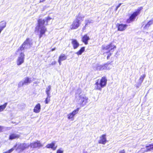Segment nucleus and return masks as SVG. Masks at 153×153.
I'll return each instance as SVG.
<instances>
[{
    "mask_svg": "<svg viewBox=\"0 0 153 153\" xmlns=\"http://www.w3.org/2000/svg\"><path fill=\"white\" fill-rule=\"evenodd\" d=\"M51 19V18L49 16L45 17L43 19H39V38H40L42 37L45 36V33L47 31V28L46 27L45 23L46 22L47 25L48 22Z\"/></svg>",
    "mask_w": 153,
    "mask_h": 153,
    "instance_id": "1",
    "label": "nucleus"
},
{
    "mask_svg": "<svg viewBox=\"0 0 153 153\" xmlns=\"http://www.w3.org/2000/svg\"><path fill=\"white\" fill-rule=\"evenodd\" d=\"M107 81L105 77H102L100 79H97L94 84V89L96 90L101 91L102 88L106 86Z\"/></svg>",
    "mask_w": 153,
    "mask_h": 153,
    "instance_id": "2",
    "label": "nucleus"
},
{
    "mask_svg": "<svg viewBox=\"0 0 153 153\" xmlns=\"http://www.w3.org/2000/svg\"><path fill=\"white\" fill-rule=\"evenodd\" d=\"M143 9L142 7H139L132 13L129 14V18L126 20V22L128 23H130L134 21L136 17L140 14Z\"/></svg>",
    "mask_w": 153,
    "mask_h": 153,
    "instance_id": "3",
    "label": "nucleus"
},
{
    "mask_svg": "<svg viewBox=\"0 0 153 153\" xmlns=\"http://www.w3.org/2000/svg\"><path fill=\"white\" fill-rule=\"evenodd\" d=\"M112 62V61L108 62H107L102 65H98L97 66L96 69L99 71L105 70H109L112 68V65L111 63Z\"/></svg>",
    "mask_w": 153,
    "mask_h": 153,
    "instance_id": "4",
    "label": "nucleus"
},
{
    "mask_svg": "<svg viewBox=\"0 0 153 153\" xmlns=\"http://www.w3.org/2000/svg\"><path fill=\"white\" fill-rule=\"evenodd\" d=\"M30 39L29 38L26 39V40L24 42L23 44L18 48L17 51L16 52V54L19 51H22L27 48L28 45H30L31 42Z\"/></svg>",
    "mask_w": 153,
    "mask_h": 153,
    "instance_id": "5",
    "label": "nucleus"
},
{
    "mask_svg": "<svg viewBox=\"0 0 153 153\" xmlns=\"http://www.w3.org/2000/svg\"><path fill=\"white\" fill-rule=\"evenodd\" d=\"M116 48V46L113 44L112 42H111L107 45H102L101 47L102 50H106L108 51L107 53H109L111 51L113 52L114 49Z\"/></svg>",
    "mask_w": 153,
    "mask_h": 153,
    "instance_id": "6",
    "label": "nucleus"
},
{
    "mask_svg": "<svg viewBox=\"0 0 153 153\" xmlns=\"http://www.w3.org/2000/svg\"><path fill=\"white\" fill-rule=\"evenodd\" d=\"M19 53L20 54L17 60V65H19L24 62L25 55L23 53L22 51L19 52L17 54H18Z\"/></svg>",
    "mask_w": 153,
    "mask_h": 153,
    "instance_id": "7",
    "label": "nucleus"
},
{
    "mask_svg": "<svg viewBox=\"0 0 153 153\" xmlns=\"http://www.w3.org/2000/svg\"><path fill=\"white\" fill-rule=\"evenodd\" d=\"M88 98L86 97H80L78 100V105L81 107L83 106L87 102Z\"/></svg>",
    "mask_w": 153,
    "mask_h": 153,
    "instance_id": "8",
    "label": "nucleus"
},
{
    "mask_svg": "<svg viewBox=\"0 0 153 153\" xmlns=\"http://www.w3.org/2000/svg\"><path fill=\"white\" fill-rule=\"evenodd\" d=\"M79 109V108H78L75 110H74L71 113L68 114L67 115V117L68 119H72L73 120L74 116L78 113Z\"/></svg>",
    "mask_w": 153,
    "mask_h": 153,
    "instance_id": "9",
    "label": "nucleus"
},
{
    "mask_svg": "<svg viewBox=\"0 0 153 153\" xmlns=\"http://www.w3.org/2000/svg\"><path fill=\"white\" fill-rule=\"evenodd\" d=\"M128 25L126 24L117 23L116 27L117 28V30L119 31H123L125 30L127 28Z\"/></svg>",
    "mask_w": 153,
    "mask_h": 153,
    "instance_id": "10",
    "label": "nucleus"
},
{
    "mask_svg": "<svg viewBox=\"0 0 153 153\" xmlns=\"http://www.w3.org/2000/svg\"><path fill=\"white\" fill-rule=\"evenodd\" d=\"M81 24V23L75 20L70 25V27L71 30L76 29L80 26Z\"/></svg>",
    "mask_w": 153,
    "mask_h": 153,
    "instance_id": "11",
    "label": "nucleus"
},
{
    "mask_svg": "<svg viewBox=\"0 0 153 153\" xmlns=\"http://www.w3.org/2000/svg\"><path fill=\"white\" fill-rule=\"evenodd\" d=\"M90 39V38L88 36V34H86L82 36L81 41L85 45H87L88 44V41Z\"/></svg>",
    "mask_w": 153,
    "mask_h": 153,
    "instance_id": "12",
    "label": "nucleus"
},
{
    "mask_svg": "<svg viewBox=\"0 0 153 153\" xmlns=\"http://www.w3.org/2000/svg\"><path fill=\"white\" fill-rule=\"evenodd\" d=\"M146 150H145L143 151V149L144 148H142L141 149L140 151L142 152V153L151 151L153 150V143L150 144L146 146Z\"/></svg>",
    "mask_w": 153,
    "mask_h": 153,
    "instance_id": "13",
    "label": "nucleus"
},
{
    "mask_svg": "<svg viewBox=\"0 0 153 153\" xmlns=\"http://www.w3.org/2000/svg\"><path fill=\"white\" fill-rule=\"evenodd\" d=\"M106 135L105 134L102 135L100 137V139L98 141V143L103 145L105 144L107 141L106 138Z\"/></svg>",
    "mask_w": 153,
    "mask_h": 153,
    "instance_id": "14",
    "label": "nucleus"
},
{
    "mask_svg": "<svg viewBox=\"0 0 153 153\" xmlns=\"http://www.w3.org/2000/svg\"><path fill=\"white\" fill-rule=\"evenodd\" d=\"M20 135L15 133H11L9 136V139L12 140L13 139H18L19 138Z\"/></svg>",
    "mask_w": 153,
    "mask_h": 153,
    "instance_id": "15",
    "label": "nucleus"
},
{
    "mask_svg": "<svg viewBox=\"0 0 153 153\" xmlns=\"http://www.w3.org/2000/svg\"><path fill=\"white\" fill-rule=\"evenodd\" d=\"M75 17L76 18L75 20L81 23V22L83 20L85 16L79 13L78 15L76 16Z\"/></svg>",
    "mask_w": 153,
    "mask_h": 153,
    "instance_id": "16",
    "label": "nucleus"
},
{
    "mask_svg": "<svg viewBox=\"0 0 153 153\" xmlns=\"http://www.w3.org/2000/svg\"><path fill=\"white\" fill-rule=\"evenodd\" d=\"M71 44L74 49H77L79 46V44L77 41L75 39H71Z\"/></svg>",
    "mask_w": 153,
    "mask_h": 153,
    "instance_id": "17",
    "label": "nucleus"
},
{
    "mask_svg": "<svg viewBox=\"0 0 153 153\" xmlns=\"http://www.w3.org/2000/svg\"><path fill=\"white\" fill-rule=\"evenodd\" d=\"M46 148L48 149H51L53 150H55L57 147V146H55V143L54 142H52L50 143L47 144L46 146Z\"/></svg>",
    "mask_w": 153,
    "mask_h": 153,
    "instance_id": "18",
    "label": "nucleus"
},
{
    "mask_svg": "<svg viewBox=\"0 0 153 153\" xmlns=\"http://www.w3.org/2000/svg\"><path fill=\"white\" fill-rule=\"evenodd\" d=\"M28 148V146L26 144L22 143L20 144L18 149L20 150L19 152H21Z\"/></svg>",
    "mask_w": 153,
    "mask_h": 153,
    "instance_id": "19",
    "label": "nucleus"
},
{
    "mask_svg": "<svg viewBox=\"0 0 153 153\" xmlns=\"http://www.w3.org/2000/svg\"><path fill=\"white\" fill-rule=\"evenodd\" d=\"M153 23V19H152L150 20L145 25L144 27L145 29H147Z\"/></svg>",
    "mask_w": 153,
    "mask_h": 153,
    "instance_id": "20",
    "label": "nucleus"
},
{
    "mask_svg": "<svg viewBox=\"0 0 153 153\" xmlns=\"http://www.w3.org/2000/svg\"><path fill=\"white\" fill-rule=\"evenodd\" d=\"M85 47H81L79 51L75 53L77 54L78 56L81 55L82 53L85 51Z\"/></svg>",
    "mask_w": 153,
    "mask_h": 153,
    "instance_id": "21",
    "label": "nucleus"
},
{
    "mask_svg": "<svg viewBox=\"0 0 153 153\" xmlns=\"http://www.w3.org/2000/svg\"><path fill=\"white\" fill-rule=\"evenodd\" d=\"M67 58V56L65 54H62L59 56L58 59L63 61L66 59Z\"/></svg>",
    "mask_w": 153,
    "mask_h": 153,
    "instance_id": "22",
    "label": "nucleus"
},
{
    "mask_svg": "<svg viewBox=\"0 0 153 153\" xmlns=\"http://www.w3.org/2000/svg\"><path fill=\"white\" fill-rule=\"evenodd\" d=\"M51 90V85H49L46 88L45 92L47 95L49 96H50V92Z\"/></svg>",
    "mask_w": 153,
    "mask_h": 153,
    "instance_id": "23",
    "label": "nucleus"
},
{
    "mask_svg": "<svg viewBox=\"0 0 153 153\" xmlns=\"http://www.w3.org/2000/svg\"><path fill=\"white\" fill-rule=\"evenodd\" d=\"M7 104V103H5L3 105H0V112L4 110L6 107Z\"/></svg>",
    "mask_w": 153,
    "mask_h": 153,
    "instance_id": "24",
    "label": "nucleus"
},
{
    "mask_svg": "<svg viewBox=\"0 0 153 153\" xmlns=\"http://www.w3.org/2000/svg\"><path fill=\"white\" fill-rule=\"evenodd\" d=\"M93 22L94 21L91 19L85 20V24H86V26H88V24L93 23Z\"/></svg>",
    "mask_w": 153,
    "mask_h": 153,
    "instance_id": "25",
    "label": "nucleus"
},
{
    "mask_svg": "<svg viewBox=\"0 0 153 153\" xmlns=\"http://www.w3.org/2000/svg\"><path fill=\"white\" fill-rule=\"evenodd\" d=\"M31 82V81L29 80V79L28 77H27L26 79L24 80V82L22 83V85L26 84L27 83H30Z\"/></svg>",
    "mask_w": 153,
    "mask_h": 153,
    "instance_id": "26",
    "label": "nucleus"
},
{
    "mask_svg": "<svg viewBox=\"0 0 153 153\" xmlns=\"http://www.w3.org/2000/svg\"><path fill=\"white\" fill-rule=\"evenodd\" d=\"M37 23L36 24V27L34 32L36 34H38V19L37 20Z\"/></svg>",
    "mask_w": 153,
    "mask_h": 153,
    "instance_id": "27",
    "label": "nucleus"
},
{
    "mask_svg": "<svg viewBox=\"0 0 153 153\" xmlns=\"http://www.w3.org/2000/svg\"><path fill=\"white\" fill-rule=\"evenodd\" d=\"M6 22H1L0 27H1L2 28H4L6 26Z\"/></svg>",
    "mask_w": 153,
    "mask_h": 153,
    "instance_id": "28",
    "label": "nucleus"
},
{
    "mask_svg": "<svg viewBox=\"0 0 153 153\" xmlns=\"http://www.w3.org/2000/svg\"><path fill=\"white\" fill-rule=\"evenodd\" d=\"M51 97V96L49 95V96H47V97L46 98L45 102V104H48L50 101V98Z\"/></svg>",
    "mask_w": 153,
    "mask_h": 153,
    "instance_id": "29",
    "label": "nucleus"
},
{
    "mask_svg": "<svg viewBox=\"0 0 153 153\" xmlns=\"http://www.w3.org/2000/svg\"><path fill=\"white\" fill-rule=\"evenodd\" d=\"M34 111L36 113L38 112V104H37L35 107L34 109Z\"/></svg>",
    "mask_w": 153,
    "mask_h": 153,
    "instance_id": "30",
    "label": "nucleus"
},
{
    "mask_svg": "<svg viewBox=\"0 0 153 153\" xmlns=\"http://www.w3.org/2000/svg\"><path fill=\"white\" fill-rule=\"evenodd\" d=\"M122 4L121 3H120L117 6V7L115 9V11H117V10L120 7V6Z\"/></svg>",
    "mask_w": 153,
    "mask_h": 153,
    "instance_id": "31",
    "label": "nucleus"
},
{
    "mask_svg": "<svg viewBox=\"0 0 153 153\" xmlns=\"http://www.w3.org/2000/svg\"><path fill=\"white\" fill-rule=\"evenodd\" d=\"M109 54L108 55V56H107V59H109L110 56L111 55L112 53L110 52L109 53Z\"/></svg>",
    "mask_w": 153,
    "mask_h": 153,
    "instance_id": "32",
    "label": "nucleus"
},
{
    "mask_svg": "<svg viewBox=\"0 0 153 153\" xmlns=\"http://www.w3.org/2000/svg\"><path fill=\"white\" fill-rule=\"evenodd\" d=\"M14 148H12L11 149L7 151V152L8 153H10V152H12L14 150Z\"/></svg>",
    "mask_w": 153,
    "mask_h": 153,
    "instance_id": "33",
    "label": "nucleus"
},
{
    "mask_svg": "<svg viewBox=\"0 0 153 153\" xmlns=\"http://www.w3.org/2000/svg\"><path fill=\"white\" fill-rule=\"evenodd\" d=\"M63 151L60 149H58L56 152V153H63Z\"/></svg>",
    "mask_w": 153,
    "mask_h": 153,
    "instance_id": "34",
    "label": "nucleus"
},
{
    "mask_svg": "<svg viewBox=\"0 0 153 153\" xmlns=\"http://www.w3.org/2000/svg\"><path fill=\"white\" fill-rule=\"evenodd\" d=\"M56 61H53L51 63V64H50L51 65H55L56 63Z\"/></svg>",
    "mask_w": 153,
    "mask_h": 153,
    "instance_id": "35",
    "label": "nucleus"
},
{
    "mask_svg": "<svg viewBox=\"0 0 153 153\" xmlns=\"http://www.w3.org/2000/svg\"><path fill=\"white\" fill-rule=\"evenodd\" d=\"M119 153H126L124 149H123L120 151Z\"/></svg>",
    "mask_w": 153,
    "mask_h": 153,
    "instance_id": "36",
    "label": "nucleus"
},
{
    "mask_svg": "<svg viewBox=\"0 0 153 153\" xmlns=\"http://www.w3.org/2000/svg\"><path fill=\"white\" fill-rule=\"evenodd\" d=\"M62 61L58 59V62H59V64L60 65H61V62Z\"/></svg>",
    "mask_w": 153,
    "mask_h": 153,
    "instance_id": "37",
    "label": "nucleus"
},
{
    "mask_svg": "<svg viewBox=\"0 0 153 153\" xmlns=\"http://www.w3.org/2000/svg\"><path fill=\"white\" fill-rule=\"evenodd\" d=\"M3 128L1 126H0V132L2 131Z\"/></svg>",
    "mask_w": 153,
    "mask_h": 153,
    "instance_id": "38",
    "label": "nucleus"
},
{
    "mask_svg": "<svg viewBox=\"0 0 153 153\" xmlns=\"http://www.w3.org/2000/svg\"><path fill=\"white\" fill-rule=\"evenodd\" d=\"M87 26H86V24H85V26H84L83 27V30H84L85 29L86 27H87Z\"/></svg>",
    "mask_w": 153,
    "mask_h": 153,
    "instance_id": "39",
    "label": "nucleus"
},
{
    "mask_svg": "<svg viewBox=\"0 0 153 153\" xmlns=\"http://www.w3.org/2000/svg\"><path fill=\"white\" fill-rule=\"evenodd\" d=\"M45 1V0H40L39 3L41 2H43Z\"/></svg>",
    "mask_w": 153,
    "mask_h": 153,
    "instance_id": "40",
    "label": "nucleus"
},
{
    "mask_svg": "<svg viewBox=\"0 0 153 153\" xmlns=\"http://www.w3.org/2000/svg\"><path fill=\"white\" fill-rule=\"evenodd\" d=\"M55 49H56V48H53L52 49L51 51H55Z\"/></svg>",
    "mask_w": 153,
    "mask_h": 153,
    "instance_id": "41",
    "label": "nucleus"
},
{
    "mask_svg": "<svg viewBox=\"0 0 153 153\" xmlns=\"http://www.w3.org/2000/svg\"><path fill=\"white\" fill-rule=\"evenodd\" d=\"M39 110L40 109V105L39 104Z\"/></svg>",
    "mask_w": 153,
    "mask_h": 153,
    "instance_id": "42",
    "label": "nucleus"
},
{
    "mask_svg": "<svg viewBox=\"0 0 153 153\" xmlns=\"http://www.w3.org/2000/svg\"><path fill=\"white\" fill-rule=\"evenodd\" d=\"M3 153H8V152H7V151H6L5 152H4Z\"/></svg>",
    "mask_w": 153,
    "mask_h": 153,
    "instance_id": "43",
    "label": "nucleus"
},
{
    "mask_svg": "<svg viewBox=\"0 0 153 153\" xmlns=\"http://www.w3.org/2000/svg\"><path fill=\"white\" fill-rule=\"evenodd\" d=\"M145 76V75H143V77H144V76Z\"/></svg>",
    "mask_w": 153,
    "mask_h": 153,
    "instance_id": "44",
    "label": "nucleus"
},
{
    "mask_svg": "<svg viewBox=\"0 0 153 153\" xmlns=\"http://www.w3.org/2000/svg\"><path fill=\"white\" fill-rule=\"evenodd\" d=\"M84 153H87V152H85Z\"/></svg>",
    "mask_w": 153,
    "mask_h": 153,
    "instance_id": "45",
    "label": "nucleus"
},
{
    "mask_svg": "<svg viewBox=\"0 0 153 153\" xmlns=\"http://www.w3.org/2000/svg\"><path fill=\"white\" fill-rule=\"evenodd\" d=\"M143 77H142V79H143Z\"/></svg>",
    "mask_w": 153,
    "mask_h": 153,
    "instance_id": "46",
    "label": "nucleus"
}]
</instances>
